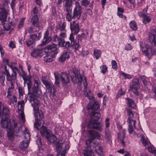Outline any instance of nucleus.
Returning a JSON list of instances; mask_svg holds the SVG:
<instances>
[{"instance_id":"4c0bfd02","label":"nucleus","mask_w":156,"mask_h":156,"mask_svg":"<svg viewBox=\"0 0 156 156\" xmlns=\"http://www.w3.org/2000/svg\"><path fill=\"white\" fill-rule=\"evenodd\" d=\"M124 12V9L123 8L119 7L118 8L117 15L120 18H122L123 16L122 13Z\"/></svg>"},{"instance_id":"680f3d73","label":"nucleus","mask_w":156,"mask_h":156,"mask_svg":"<svg viewBox=\"0 0 156 156\" xmlns=\"http://www.w3.org/2000/svg\"><path fill=\"white\" fill-rule=\"evenodd\" d=\"M39 120L36 119V121L34 124V127L38 129H39V127L40 126V124L38 122Z\"/></svg>"},{"instance_id":"9d476101","label":"nucleus","mask_w":156,"mask_h":156,"mask_svg":"<svg viewBox=\"0 0 156 156\" xmlns=\"http://www.w3.org/2000/svg\"><path fill=\"white\" fill-rule=\"evenodd\" d=\"M10 119H8V117L2 116L0 122V125L1 127L4 129L9 128V122H10Z\"/></svg>"},{"instance_id":"6e6552de","label":"nucleus","mask_w":156,"mask_h":156,"mask_svg":"<svg viewBox=\"0 0 156 156\" xmlns=\"http://www.w3.org/2000/svg\"><path fill=\"white\" fill-rule=\"evenodd\" d=\"M82 7L78 2H75V6L73 11V19H80L82 13Z\"/></svg>"},{"instance_id":"5701e85b","label":"nucleus","mask_w":156,"mask_h":156,"mask_svg":"<svg viewBox=\"0 0 156 156\" xmlns=\"http://www.w3.org/2000/svg\"><path fill=\"white\" fill-rule=\"evenodd\" d=\"M87 108L88 109H93L97 110L99 108V106L98 103L97 102H95L93 105L91 102H90L88 104L87 106Z\"/></svg>"},{"instance_id":"603ef678","label":"nucleus","mask_w":156,"mask_h":156,"mask_svg":"<svg viewBox=\"0 0 156 156\" xmlns=\"http://www.w3.org/2000/svg\"><path fill=\"white\" fill-rule=\"evenodd\" d=\"M5 79V77L3 75H1L0 76V81L2 85L3 86L5 85L4 81Z\"/></svg>"},{"instance_id":"ddd939ff","label":"nucleus","mask_w":156,"mask_h":156,"mask_svg":"<svg viewBox=\"0 0 156 156\" xmlns=\"http://www.w3.org/2000/svg\"><path fill=\"white\" fill-rule=\"evenodd\" d=\"M2 104L0 101V118L1 117V114L2 113V116L8 117L9 114V110L7 107L3 106L2 109Z\"/></svg>"},{"instance_id":"7c9ffc66","label":"nucleus","mask_w":156,"mask_h":156,"mask_svg":"<svg viewBox=\"0 0 156 156\" xmlns=\"http://www.w3.org/2000/svg\"><path fill=\"white\" fill-rule=\"evenodd\" d=\"M17 100L16 97L13 95L12 97L9 98V105H11L12 104H13L14 102L15 103L16 102Z\"/></svg>"},{"instance_id":"20e7f679","label":"nucleus","mask_w":156,"mask_h":156,"mask_svg":"<svg viewBox=\"0 0 156 156\" xmlns=\"http://www.w3.org/2000/svg\"><path fill=\"white\" fill-rule=\"evenodd\" d=\"M22 127L19 125L15 119L9 122V128L7 130V134L9 138L12 141L14 139V133H18L22 130Z\"/></svg>"},{"instance_id":"f8f14e48","label":"nucleus","mask_w":156,"mask_h":156,"mask_svg":"<svg viewBox=\"0 0 156 156\" xmlns=\"http://www.w3.org/2000/svg\"><path fill=\"white\" fill-rule=\"evenodd\" d=\"M70 29L73 33L77 34L80 30L79 25L76 21H73L70 23Z\"/></svg>"},{"instance_id":"393cba45","label":"nucleus","mask_w":156,"mask_h":156,"mask_svg":"<svg viewBox=\"0 0 156 156\" xmlns=\"http://www.w3.org/2000/svg\"><path fill=\"white\" fill-rule=\"evenodd\" d=\"M9 87L7 90V97L9 98L12 95V92L14 91V85H8Z\"/></svg>"},{"instance_id":"cd10ccee","label":"nucleus","mask_w":156,"mask_h":156,"mask_svg":"<svg viewBox=\"0 0 156 156\" xmlns=\"http://www.w3.org/2000/svg\"><path fill=\"white\" fill-rule=\"evenodd\" d=\"M32 24L36 27L39 26L38 19L37 15L33 16L31 20Z\"/></svg>"},{"instance_id":"49530a36","label":"nucleus","mask_w":156,"mask_h":156,"mask_svg":"<svg viewBox=\"0 0 156 156\" xmlns=\"http://www.w3.org/2000/svg\"><path fill=\"white\" fill-rule=\"evenodd\" d=\"M93 140V139H91L90 138L89 139L87 140L86 141V145H87V147H85L87 148H88V147H91L90 146V144Z\"/></svg>"},{"instance_id":"a19ab883","label":"nucleus","mask_w":156,"mask_h":156,"mask_svg":"<svg viewBox=\"0 0 156 156\" xmlns=\"http://www.w3.org/2000/svg\"><path fill=\"white\" fill-rule=\"evenodd\" d=\"M94 54L97 59H98L101 56V51L99 50L94 51Z\"/></svg>"},{"instance_id":"aec40b11","label":"nucleus","mask_w":156,"mask_h":156,"mask_svg":"<svg viewBox=\"0 0 156 156\" xmlns=\"http://www.w3.org/2000/svg\"><path fill=\"white\" fill-rule=\"evenodd\" d=\"M70 52L68 51L63 52L62 55L59 57L58 61L62 62H64L66 59H68L69 57Z\"/></svg>"},{"instance_id":"8fccbe9b","label":"nucleus","mask_w":156,"mask_h":156,"mask_svg":"<svg viewBox=\"0 0 156 156\" xmlns=\"http://www.w3.org/2000/svg\"><path fill=\"white\" fill-rule=\"evenodd\" d=\"M24 137L25 141L29 143L30 139V133H27L26 135H24Z\"/></svg>"},{"instance_id":"13d9d810","label":"nucleus","mask_w":156,"mask_h":156,"mask_svg":"<svg viewBox=\"0 0 156 156\" xmlns=\"http://www.w3.org/2000/svg\"><path fill=\"white\" fill-rule=\"evenodd\" d=\"M112 68L116 69L117 68V66L116 62L115 60H112Z\"/></svg>"},{"instance_id":"69168bd1","label":"nucleus","mask_w":156,"mask_h":156,"mask_svg":"<svg viewBox=\"0 0 156 156\" xmlns=\"http://www.w3.org/2000/svg\"><path fill=\"white\" fill-rule=\"evenodd\" d=\"M109 120L110 119L109 118H107L105 120V123L106 127L105 128H108V127L109 126Z\"/></svg>"},{"instance_id":"39448f33","label":"nucleus","mask_w":156,"mask_h":156,"mask_svg":"<svg viewBox=\"0 0 156 156\" xmlns=\"http://www.w3.org/2000/svg\"><path fill=\"white\" fill-rule=\"evenodd\" d=\"M30 102L33 108L34 114L36 119L38 120L42 119L44 117V114L39 109L40 102L39 100H36L35 101Z\"/></svg>"},{"instance_id":"c756f323","label":"nucleus","mask_w":156,"mask_h":156,"mask_svg":"<svg viewBox=\"0 0 156 156\" xmlns=\"http://www.w3.org/2000/svg\"><path fill=\"white\" fill-rule=\"evenodd\" d=\"M2 10H5L6 11H9L8 8H9V5L8 4V2L6 0H5L2 3Z\"/></svg>"},{"instance_id":"338daca9","label":"nucleus","mask_w":156,"mask_h":156,"mask_svg":"<svg viewBox=\"0 0 156 156\" xmlns=\"http://www.w3.org/2000/svg\"><path fill=\"white\" fill-rule=\"evenodd\" d=\"M121 73L124 76V78H128V79H130L131 78V76L129 74L125 73L123 72H122Z\"/></svg>"},{"instance_id":"c03bdc74","label":"nucleus","mask_w":156,"mask_h":156,"mask_svg":"<svg viewBox=\"0 0 156 156\" xmlns=\"http://www.w3.org/2000/svg\"><path fill=\"white\" fill-rule=\"evenodd\" d=\"M96 120H94L93 119H92V120H90L88 124V126L90 128H93L94 127V123H95V122Z\"/></svg>"},{"instance_id":"6ab92c4d","label":"nucleus","mask_w":156,"mask_h":156,"mask_svg":"<svg viewBox=\"0 0 156 156\" xmlns=\"http://www.w3.org/2000/svg\"><path fill=\"white\" fill-rule=\"evenodd\" d=\"M8 12L5 10H2V11L0 12V20L2 23H4L6 21Z\"/></svg>"},{"instance_id":"bf43d9fd","label":"nucleus","mask_w":156,"mask_h":156,"mask_svg":"<svg viewBox=\"0 0 156 156\" xmlns=\"http://www.w3.org/2000/svg\"><path fill=\"white\" fill-rule=\"evenodd\" d=\"M3 25L4 30H9L10 29V26L7 24L5 25L4 23H2Z\"/></svg>"},{"instance_id":"5fc2aeb1","label":"nucleus","mask_w":156,"mask_h":156,"mask_svg":"<svg viewBox=\"0 0 156 156\" xmlns=\"http://www.w3.org/2000/svg\"><path fill=\"white\" fill-rule=\"evenodd\" d=\"M89 54L88 51L86 49H83L82 51V54L83 56L87 55Z\"/></svg>"},{"instance_id":"6e6d98bb","label":"nucleus","mask_w":156,"mask_h":156,"mask_svg":"<svg viewBox=\"0 0 156 156\" xmlns=\"http://www.w3.org/2000/svg\"><path fill=\"white\" fill-rule=\"evenodd\" d=\"M66 19L68 21H70L73 19V15L72 16L71 13H66Z\"/></svg>"},{"instance_id":"09e8293b","label":"nucleus","mask_w":156,"mask_h":156,"mask_svg":"<svg viewBox=\"0 0 156 156\" xmlns=\"http://www.w3.org/2000/svg\"><path fill=\"white\" fill-rule=\"evenodd\" d=\"M90 2L88 0H82L81 4L82 6H86L89 5Z\"/></svg>"},{"instance_id":"a18cd8bd","label":"nucleus","mask_w":156,"mask_h":156,"mask_svg":"<svg viewBox=\"0 0 156 156\" xmlns=\"http://www.w3.org/2000/svg\"><path fill=\"white\" fill-rule=\"evenodd\" d=\"M127 122L128 123V126H135L136 121L135 119H130V120L127 119Z\"/></svg>"},{"instance_id":"dca6fc26","label":"nucleus","mask_w":156,"mask_h":156,"mask_svg":"<svg viewBox=\"0 0 156 156\" xmlns=\"http://www.w3.org/2000/svg\"><path fill=\"white\" fill-rule=\"evenodd\" d=\"M61 78L62 83L63 84H67L70 81L69 77L66 73H62L61 74Z\"/></svg>"},{"instance_id":"4468645a","label":"nucleus","mask_w":156,"mask_h":156,"mask_svg":"<svg viewBox=\"0 0 156 156\" xmlns=\"http://www.w3.org/2000/svg\"><path fill=\"white\" fill-rule=\"evenodd\" d=\"M105 138L106 142L111 144L112 143V136L111 131L108 128H105Z\"/></svg>"},{"instance_id":"423d86ee","label":"nucleus","mask_w":156,"mask_h":156,"mask_svg":"<svg viewBox=\"0 0 156 156\" xmlns=\"http://www.w3.org/2000/svg\"><path fill=\"white\" fill-rule=\"evenodd\" d=\"M69 73L71 78L72 80L75 83L78 82L81 83L83 80V77L80 73V71L78 69H75L73 71L69 70Z\"/></svg>"},{"instance_id":"a878e982","label":"nucleus","mask_w":156,"mask_h":156,"mask_svg":"<svg viewBox=\"0 0 156 156\" xmlns=\"http://www.w3.org/2000/svg\"><path fill=\"white\" fill-rule=\"evenodd\" d=\"M89 134L90 136V138L93 140L97 137L98 138L100 137V136L98 133L93 130H89Z\"/></svg>"},{"instance_id":"864d4df0","label":"nucleus","mask_w":156,"mask_h":156,"mask_svg":"<svg viewBox=\"0 0 156 156\" xmlns=\"http://www.w3.org/2000/svg\"><path fill=\"white\" fill-rule=\"evenodd\" d=\"M69 39V40L71 41V45H72L73 43H75V41L74 39V34L73 33H72L70 34Z\"/></svg>"},{"instance_id":"37998d69","label":"nucleus","mask_w":156,"mask_h":156,"mask_svg":"<svg viewBox=\"0 0 156 156\" xmlns=\"http://www.w3.org/2000/svg\"><path fill=\"white\" fill-rule=\"evenodd\" d=\"M88 34L87 33V34L85 33H82L81 35H78V40H80L81 41L83 38L84 39H86L87 35Z\"/></svg>"},{"instance_id":"f03ea898","label":"nucleus","mask_w":156,"mask_h":156,"mask_svg":"<svg viewBox=\"0 0 156 156\" xmlns=\"http://www.w3.org/2000/svg\"><path fill=\"white\" fill-rule=\"evenodd\" d=\"M40 133L42 136L46 138L48 143H54L56 145V151L58 152L56 155L58 156L60 155L59 152L62 150V143L55 141L57 140L56 137L51 133L50 130L47 129L45 127L42 126L40 129Z\"/></svg>"},{"instance_id":"412c9836","label":"nucleus","mask_w":156,"mask_h":156,"mask_svg":"<svg viewBox=\"0 0 156 156\" xmlns=\"http://www.w3.org/2000/svg\"><path fill=\"white\" fill-rule=\"evenodd\" d=\"M42 53V49L36 48L34 49L33 51L31 52V54L33 57H36L41 55Z\"/></svg>"},{"instance_id":"58836bf2","label":"nucleus","mask_w":156,"mask_h":156,"mask_svg":"<svg viewBox=\"0 0 156 156\" xmlns=\"http://www.w3.org/2000/svg\"><path fill=\"white\" fill-rule=\"evenodd\" d=\"M126 91V89L125 88H121L119 90L117 94V96L119 97L120 96L124 94Z\"/></svg>"},{"instance_id":"9b49d317","label":"nucleus","mask_w":156,"mask_h":156,"mask_svg":"<svg viewBox=\"0 0 156 156\" xmlns=\"http://www.w3.org/2000/svg\"><path fill=\"white\" fill-rule=\"evenodd\" d=\"M57 45L52 44L48 46L46 48L48 50L51 51L50 52L51 55L57 54L59 52L58 48L57 47Z\"/></svg>"},{"instance_id":"2eb2a0df","label":"nucleus","mask_w":156,"mask_h":156,"mask_svg":"<svg viewBox=\"0 0 156 156\" xmlns=\"http://www.w3.org/2000/svg\"><path fill=\"white\" fill-rule=\"evenodd\" d=\"M125 132L123 130L122 133H119L118 134V141L121 143L123 147L126 146L125 142L124 141V139L125 137Z\"/></svg>"},{"instance_id":"2f4dec72","label":"nucleus","mask_w":156,"mask_h":156,"mask_svg":"<svg viewBox=\"0 0 156 156\" xmlns=\"http://www.w3.org/2000/svg\"><path fill=\"white\" fill-rule=\"evenodd\" d=\"M41 34L40 33L38 34V36L36 34H33L30 36V38L33 40L37 41L40 39L41 37Z\"/></svg>"},{"instance_id":"b1692460","label":"nucleus","mask_w":156,"mask_h":156,"mask_svg":"<svg viewBox=\"0 0 156 156\" xmlns=\"http://www.w3.org/2000/svg\"><path fill=\"white\" fill-rule=\"evenodd\" d=\"M29 143L23 140L21 142L19 145V148L22 151H24L27 147L29 145Z\"/></svg>"},{"instance_id":"0e129e2a","label":"nucleus","mask_w":156,"mask_h":156,"mask_svg":"<svg viewBox=\"0 0 156 156\" xmlns=\"http://www.w3.org/2000/svg\"><path fill=\"white\" fill-rule=\"evenodd\" d=\"M83 84L84 89V90L86 91L87 90V84L86 78H84L83 80Z\"/></svg>"},{"instance_id":"79ce46f5","label":"nucleus","mask_w":156,"mask_h":156,"mask_svg":"<svg viewBox=\"0 0 156 156\" xmlns=\"http://www.w3.org/2000/svg\"><path fill=\"white\" fill-rule=\"evenodd\" d=\"M98 121H96L95 123H94V126L93 129H95L98 130L100 129L101 127V125L98 122Z\"/></svg>"},{"instance_id":"f257e3e1","label":"nucleus","mask_w":156,"mask_h":156,"mask_svg":"<svg viewBox=\"0 0 156 156\" xmlns=\"http://www.w3.org/2000/svg\"><path fill=\"white\" fill-rule=\"evenodd\" d=\"M22 76L24 80V83H26L27 85L28 90L30 92V95L29 96V100L30 101H35L38 100V97L39 95L41 93V91H39V86L40 83V81L39 80H34V86L31 89V83L30 80L26 81L25 78V76L24 74L22 75Z\"/></svg>"},{"instance_id":"ea45409f","label":"nucleus","mask_w":156,"mask_h":156,"mask_svg":"<svg viewBox=\"0 0 156 156\" xmlns=\"http://www.w3.org/2000/svg\"><path fill=\"white\" fill-rule=\"evenodd\" d=\"M95 152L99 155H101L103 153V148L99 146L95 150Z\"/></svg>"},{"instance_id":"bb28decb","label":"nucleus","mask_w":156,"mask_h":156,"mask_svg":"<svg viewBox=\"0 0 156 156\" xmlns=\"http://www.w3.org/2000/svg\"><path fill=\"white\" fill-rule=\"evenodd\" d=\"M24 105V101L23 100L19 101L18 102V109L20 111L21 113L23 112Z\"/></svg>"},{"instance_id":"7ed1b4c3","label":"nucleus","mask_w":156,"mask_h":156,"mask_svg":"<svg viewBox=\"0 0 156 156\" xmlns=\"http://www.w3.org/2000/svg\"><path fill=\"white\" fill-rule=\"evenodd\" d=\"M149 40L151 42L154 43V46L148 44L145 45L142 48L141 50L143 54L149 58L156 52V35L152 33H149Z\"/></svg>"},{"instance_id":"c9c22d12","label":"nucleus","mask_w":156,"mask_h":156,"mask_svg":"<svg viewBox=\"0 0 156 156\" xmlns=\"http://www.w3.org/2000/svg\"><path fill=\"white\" fill-rule=\"evenodd\" d=\"M51 40V38L50 37L44 38L43 42L42 43V45H44L48 43Z\"/></svg>"},{"instance_id":"a211bd4d","label":"nucleus","mask_w":156,"mask_h":156,"mask_svg":"<svg viewBox=\"0 0 156 156\" xmlns=\"http://www.w3.org/2000/svg\"><path fill=\"white\" fill-rule=\"evenodd\" d=\"M54 41H58V45L59 46L64 47L65 46V41L64 39L62 38L59 37L57 35L54 36Z\"/></svg>"},{"instance_id":"4d7b16f0","label":"nucleus","mask_w":156,"mask_h":156,"mask_svg":"<svg viewBox=\"0 0 156 156\" xmlns=\"http://www.w3.org/2000/svg\"><path fill=\"white\" fill-rule=\"evenodd\" d=\"M101 72L103 73H105L107 71V68L105 66H103L100 67Z\"/></svg>"},{"instance_id":"052dcab7","label":"nucleus","mask_w":156,"mask_h":156,"mask_svg":"<svg viewBox=\"0 0 156 156\" xmlns=\"http://www.w3.org/2000/svg\"><path fill=\"white\" fill-rule=\"evenodd\" d=\"M24 19L23 18L20 20V23L18 25V27L19 29L21 28L24 24Z\"/></svg>"},{"instance_id":"4be33fe9","label":"nucleus","mask_w":156,"mask_h":156,"mask_svg":"<svg viewBox=\"0 0 156 156\" xmlns=\"http://www.w3.org/2000/svg\"><path fill=\"white\" fill-rule=\"evenodd\" d=\"M90 115L92 119L96 121H98L101 117V114L99 112L94 111L90 113Z\"/></svg>"},{"instance_id":"0eeeda50","label":"nucleus","mask_w":156,"mask_h":156,"mask_svg":"<svg viewBox=\"0 0 156 156\" xmlns=\"http://www.w3.org/2000/svg\"><path fill=\"white\" fill-rule=\"evenodd\" d=\"M5 71L6 79L7 81L9 82V85H14L16 77V72L13 70L12 73L10 75L8 70L6 69V66L5 67Z\"/></svg>"},{"instance_id":"f704fd0d","label":"nucleus","mask_w":156,"mask_h":156,"mask_svg":"<svg viewBox=\"0 0 156 156\" xmlns=\"http://www.w3.org/2000/svg\"><path fill=\"white\" fill-rule=\"evenodd\" d=\"M64 7H71L72 5V0H64Z\"/></svg>"},{"instance_id":"c85d7f7f","label":"nucleus","mask_w":156,"mask_h":156,"mask_svg":"<svg viewBox=\"0 0 156 156\" xmlns=\"http://www.w3.org/2000/svg\"><path fill=\"white\" fill-rule=\"evenodd\" d=\"M126 110L128 116L127 119L129 120H130V119H134L133 114V113L132 111L129 109H128Z\"/></svg>"},{"instance_id":"e433bc0d","label":"nucleus","mask_w":156,"mask_h":156,"mask_svg":"<svg viewBox=\"0 0 156 156\" xmlns=\"http://www.w3.org/2000/svg\"><path fill=\"white\" fill-rule=\"evenodd\" d=\"M144 17L143 20V22L144 24H146L147 23H149L151 21V19L149 16H146V15H142Z\"/></svg>"},{"instance_id":"774afa93","label":"nucleus","mask_w":156,"mask_h":156,"mask_svg":"<svg viewBox=\"0 0 156 156\" xmlns=\"http://www.w3.org/2000/svg\"><path fill=\"white\" fill-rule=\"evenodd\" d=\"M92 146L94 148H95V149H97V148L99 147L98 146V142H97V141H95L94 142L92 143Z\"/></svg>"},{"instance_id":"1a4fd4ad","label":"nucleus","mask_w":156,"mask_h":156,"mask_svg":"<svg viewBox=\"0 0 156 156\" xmlns=\"http://www.w3.org/2000/svg\"><path fill=\"white\" fill-rule=\"evenodd\" d=\"M140 84L139 80L137 79L134 80L132 85L130 86V90L136 95L139 96V93L137 90L140 88Z\"/></svg>"},{"instance_id":"e2e57ef3","label":"nucleus","mask_w":156,"mask_h":156,"mask_svg":"<svg viewBox=\"0 0 156 156\" xmlns=\"http://www.w3.org/2000/svg\"><path fill=\"white\" fill-rule=\"evenodd\" d=\"M9 46L11 48H15V44L14 42L11 41L9 42Z\"/></svg>"},{"instance_id":"473e14b6","label":"nucleus","mask_w":156,"mask_h":156,"mask_svg":"<svg viewBox=\"0 0 156 156\" xmlns=\"http://www.w3.org/2000/svg\"><path fill=\"white\" fill-rule=\"evenodd\" d=\"M129 26L133 30H136L137 29L136 23L134 21H132L130 22Z\"/></svg>"},{"instance_id":"3c124183","label":"nucleus","mask_w":156,"mask_h":156,"mask_svg":"<svg viewBox=\"0 0 156 156\" xmlns=\"http://www.w3.org/2000/svg\"><path fill=\"white\" fill-rule=\"evenodd\" d=\"M140 141L142 142L143 144L145 146L148 144V141L146 139H144V138L143 136L141 137L140 139Z\"/></svg>"},{"instance_id":"72a5a7b5","label":"nucleus","mask_w":156,"mask_h":156,"mask_svg":"<svg viewBox=\"0 0 156 156\" xmlns=\"http://www.w3.org/2000/svg\"><path fill=\"white\" fill-rule=\"evenodd\" d=\"M126 99L128 101L129 107L131 108H134L135 106V104L133 100L129 98H127Z\"/></svg>"},{"instance_id":"de8ad7c7","label":"nucleus","mask_w":156,"mask_h":156,"mask_svg":"<svg viewBox=\"0 0 156 156\" xmlns=\"http://www.w3.org/2000/svg\"><path fill=\"white\" fill-rule=\"evenodd\" d=\"M66 26V23L65 22H63L62 25L59 27V30L60 32L66 31L65 29Z\"/></svg>"},{"instance_id":"f3484780","label":"nucleus","mask_w":156,"mask_h":156,"mask_svg":"<svg viewBox=\"0 0 156 156\" xmlns=\"http://www.w3.org/2000/svg\"><path fill=\"white\" fill-rule=\"evenodd\" d=\"M42 82L44 84L45 86L49 90L51 95L52 94V87L53 86L52 83L49 82L46 80L44 78H42Z\"/></svg>"}]
</instances>
